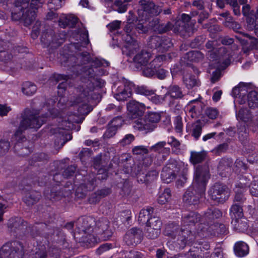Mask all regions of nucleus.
<instances>
[{
    "label": "nucleus",
    "mask_w": 258,
    "mask_h": 258,
    "mask_svg": "<svg viewBox=\"0 0 258 258\" xmlns=\"http://www.w3.org/2000/svg\"><path fill=\"white\" fill-rule=\"evenodd\" d=\"M48 115V113H46L40 116L39 113L34 112L29 109H25L22 113L19 128L14 135V138L17 142L14 149L19 156H26L30 153L29 149L26 147L19 149L21 147L20 143L26 140L23 133L29 128L36 130L39 128L46 121Z\"/></svg>",
    "instance_id": "1"
},
{
    "label": "nucleus",
    "mask_w": 258,
    "mask_h": 258,
    "mask_svg": "<svg viewBox=\"0 0 258 258\" xmlns=\"http://www.w3.org/2000/svg\"><path fill=\"white\" fill-rule=\"evenodd\" d=\"M16 0L11 10L12 20L20 21L25 26H30L35 20L36 10L41 6L40 0Z\"/></svg>",
    "instance_id": "2"
},
{
    "label": "nucleus",
    "mask_w": 258,
    "mask_h": 258,
    "mask_svg": "<svg viewBox=\"0 0 258 258\" xmlns=\"http://www.w3.org/2000/svg\"><path fill=\"white\" fill-rule=\"evenodd\" d=\"M79 89L80 94L75 102L79 105V113L82 115H87L92 110V107L88 103L91 100H98L100 96L98 92H94L93 83L92 82L88 84V86H82Z\"/></svg>",
    "instance_id": "3"
},
{
    "label": "nucleus",
    "mask_w": 258,
    "mask_h": 258,
    "mask_svg": "<svg viewBox=\"0 0 258 258\" xmlns=\"http://www.w3.org/2000/svg\"><path fill=\"white\" fill-rule=\"evenodd\" d=\"M165 235L176 239V242L179 248H183L186 244L194 240V236L189 230L179 229L177 225L173 223L168 224L164 231Z\"/></svg>",
    "instance_id": "4"
},
{
    "label": "nucleus",
    "mask_w": 258,
    "mask_h": 258,
    "mask_svg": "<svg viewBox=\"0 0 258 258\" xmlns=\"http://www.w3.org/2000/svg\"><path fill=\"white\" fill-rule=\"evenodd\" d=\"M247 86L244 83H240L238 86L233 88L232 93L236 97L241 98L239 100L240 104H244L246 100L247 101L248 106L251 108L258 107V99L257 92L255 91H250L247 96Z\"/></svg>",
    "instance_id": "5"
},
{
    "label": "nucleus",
    "mask_w": 258,
    "mask_h": 258,
    "mask_svg": "<svg viewBox=\"0 0 258 258\" xmlns=\"http://www.w3.org/2000/svg\"><path fill=\"white\" fill-rule=\"evenodd\" d=\"M24 253L23 244L18 240L8 241L0 248L1 258H23Z\"/></svg>",
    "instance_id": "6"
},
{
    "label": "nucleus",
    "mask_w": 258,
    "mask_h": 258,
    "mask_svg": "<svg viewBox=\"0 0 258 258\" xmlns=\"http://www.w3.org/2000/svg\"><path fill=\"white\" fill-rule=\"evenodd\" d=\"M161 12V8L151 0H141L139 2L138 14L141 20L147 21L150 18L157 16Z\"/></svg>",
    "instance_id": "7"
},
{
    "label": "nucleus",
    "mask_w": 258,
    "mask_h": 258,
    "mask_svg": "<svg viewBox=\"0 0 258 258\" xmlns=\"http://www.w3.org/2000/svg\"><path fill=\"white\" fill-rule=\"evenodd\" d=\"M210 178L209 169L207 165L196 167L192 185L200 189V193H205L206 185Z\"/></svg>",
    "instance_id": "8"
},
{
    "label": "nucleus",
    "mask_w": 258,
    "mask_h": 258,
    "mask_svg": "<svg viewBox=\"0 0 258 258\" xmlns=\"http://www.w3.org/2000/svg\"><path fill=\"white\" fill-rule=\"evenodd\" d=\"M222 215L221 212L217 209H208L201 218V223L198 224V231H208L210 226L214 223V220L220 218Z\"/></svg>",
    "instance_id": "9"
},
{
    "label": "nucleus",
    "mask_w": 258,
    "mask_h": 258,
    "mask_svg": "<svg viewBox=\"0 0 258 258\" xmlns=\"http://www.w3.org/2000/svg\"><path fill=\"white\" fill-rule=\"evenodd\" d=\"M183 167L182 163L175 160H170L164 166L161 174L162 180L167 183L171 182L176 177L181 168Z\"/></svg>",
    "instance_id": "10"
},
{
    "label": "nucleus",
    "mask_w": 258,
    "mask_h": 258,
    "mask_svg": "<svg viewBox=\"0 0 258 258\" xmlns=\"http://www.w3.org/2000/svg\"><path fill=\"white\" fill-rule=\"evenodd\" d=\"M209 195L211 200L217 203H223L229 198L228 187L221 183H216L210 189Z\"/></svg>",
    "instance_id": "11"
},
{
    "label": "nucleus",
    "mask_w": 258,
    "mask_h": 258,
    "mask_svg": "<svg viewBox=\"0 0 258 258\" xmlns=\"http://www.w3.org/2000/svg\"><path fill=\"white\" fill-rule=\"evenodd\" d=\"M96 179L93 173L84 177L83 182L77 187L76 190V196L78 199H83L89 191L93 190L95 186Z\"/></svg>",
    "instance_id": "12"
},
{
    "label": "nucleus",
    "mask_w": 258,
    "mask_h": 258,
    "mask_svg": "<svg viewBox=\"0 0 258 258\" xmlns=\"http://www.w3.org/2000/svg\"><path fill=\"white\" fill-rule=\"evenodd\" d=\"M125 34L123 39L126 42V48L132 53L137 52L139 49V44L135 39V28L134 24L128 23L124 27Z\"/></svg>",
    "instance_id": "13"
},
{
    "label": "nucleus",
    "mask_w": 258,
    "mask_h": 258,
    "mask_svg": "<svg viewBox=\"0 0 258 258\" xmlns=\"http://www.w3.org/2000/svg\"><path fill=\"white\" fill-rule=\"evenodd\" d=\"M242 13L246 18L248 29L253 31L255 35L258 37V9L255 13H252L250 11V6L245 5L242 7Z\"/></svg>",
    "instance_id": "14"
},
{
    "label": "nucleus",
    "mask_w": 258,
    "mask_h": 258,
    "mask_svg": "<svg viewBox=\"0 0 258 258\" xmlns=\"http://www.w3.org/2000/svg\"><path fill=\"white\" fill-rule=\"evenodd\" d=\"M94 230L103 240H108L112 235L110 222L106 218H102L96 222Z\"/></svg>",
    "instance_id": "15"
},
{
    "label": "nucleus",
    "mask_w": 258,
    "mask_h": 258,
    "mask_svg": "<svg viewBox=\"0 0 258 258\" xmlns=\"http://www.w3.org/2000/svg\"><path fill=\"white\" fill-rule=\"evenodd\" d=\"M142 238V231L139 228L134 227L126 232L123 241L127 245H136L141 242Z\"/></svg>",
    "instance_id": "16"
},
{
    "label": "nucleus",
    "mask_w": 258,
    "mask_h": 258,
    "mask_svg": "<svg viewBox=\"0 0 258 258\" xmlns=\"http://www.w3.org/2000/svg\"><path fill=\"white\" fill-rule=\"evenodd\" d=\"M168 55L162 54L157 56L144 69L143 74L146 77H152L155 75L157 69L161 65V61L166 60Z\"/></svg>",
    "instance_id": "17"
},
{
    "label": "nucleus",
    "mask_w": 258,
    "mask_h": 258,
    "mask_svg": "<svg viewBox=\"0 0 258 258\" xmlns=\"http://www.w3.org/2000/svg\"><path fill=\"white\" fill-rule=\"evenodd\" d=\"M54 36V32L51 29L47 30L46 32H43L41 37V42L47 47L56 48L62 43V39L58 40Z\"/></svg>",
    "instance_id": "18"
},
{
    "label": "nucleus",
    "mask_w": 258,
    "mask_h": 258,
    "mask_svg": "<svg viewBox=\"0 0 258 258\" xmlns=\"http://www.w3.org/2000/svg\"><path fill=\"white\" fill-rule=\"evenodd\" d=\"M200 191L199 189H197L192 185L184 194L183 198V201L190 205L197 204L200 199L202 198L205 194L200 193Z\"/></svg>",
    "instance_id": "19"
},
{
    "label": "nucleus",
    "mask_w": 258,
    "mask_h": 258,
    "mask_svg": "<svg viewBox=\"0 0 258 258\" xmlns=\"http://www.w3.org/2000/svg\"><path fill=\"white\" fill-rule=\"evenodd\" d=\"M127 108L133 117H137L143 115L145 111L146 107L143 103L135 100H132L130 101L127 103Z\"/></svg>",
    "instance_id": "20"
},
{
    "label": "nucleus",
    "mask_w": 258,
    "mask_h": 258,
    "mask_svg": "<svg viewBox=\"0 0 258 258\" xmlns=\"http://www.w3.org/2000/svg\"><path fill=\"white\" fill-rule=\"evenodd\" d=\"M134 127L140 131L148 133L153 131L156 127L145 117L139 118L135 121Z\"/></svg>",
    "instance_id": "21"
},
{
    "label": "nucleus",
    "mask_w": 258,
    "mask_h": 258,
    "mask_svg": "<svg viewBox=\"0 0 258 258\" xmlns=\"http://www.w3.org/2000/svg\"><path fill=\"white\" fill-rule=\"evenodd\" d=\"M140 46H139V49L137 52H134V54L137 53L134 57V61L135 62L140 64V66H145L147 64L149 60L151 57V54L150 52L146 50H141L140 51ZM133 54L131 53L128 50V55Z\"/></svg>",
    "instance_id": "22"
},
{
    "label": "nucleus",
    "mask_w": 258,
    "mask_h": 258,
    "mask_svg": "<svg viewBox=\"0 0 258 258\" xmlns=\"http://www.w3.org/2000/svg\"><path fill=\"white\" fill-rule=\"evenodd\" d=\"M110 193L111 190L109 188L98 189L90 195L88 202L91 204H95L98 203L101 199L109 195Z\"/></svg>",
    "instance_id": "23"
},
{
    "label": "nucleus",
    "mask_w": 258,
    "mask_h": 258,
    "mask_svg": "<svg viewBox=\"0 0 258 258\" xmlns=\"http://www.w3.org/2000/svg\"><path fill=\"white\" fill-rule=\"evenodd\" d=\"M123 120L120 117L113 118L110 123V126L107 129L104 136L107 138H111L115 135L117 130L120 127L122 124Z\"/></svg>",
    "instance_id": "24"
},
{
    "label": "nucleus",
    "mask_w": 258,
    "mask_h": 258,
    "mask_svg": "<svg viewBox=\"0 0 258 258\" xmlns=\"http://www.w3.org/2000/svg\"><path fill=\"white\" fill-rule=\"evenodd\" d=\"M233 162L230 159L223 158L219 162L218 167V172L221 176H226L231 171Z\"/></svg>",
    "instance_id": "25"
},
{
    "label": "nucleus",
    "mask_w": 258,
    "mask_h": 258,
    "mask_svg": "<svg viewBox=\"0 0 258 258\" xmlns=\"http://www.w3.org/2000/svg\"><path fill=\"white\" fill-rule=\"evenodd\" d=\"M169 95L173 99H181L184 96L181 87L176 84H171L168 88L165 96Z\"/></svg>",
    "instance_id": "26"
},
{
    "label": "nucleus",
    "mask_w": 258,
    "mask_h": 258,
    "mask_svg": "<svg viewBox=\"0 0 258 258\" xmlns=\"http://www.w3.org/2000/svg\"><path fill=\"white\" fill-rule=\"evenodd\" d=\"M26 224V222L21 218L16 217L9 220L8 226L12 232H17L18 230L23 229Z\"/></svg>",
    "instance_id": "27"
},
{
    "label": "nucleus",
    "mask_w": 258,
    "mask_h": 258,
    "mask_svg": "<svg viewBox=\"0 0 258 258\" xmlns=\"http://www.w3.org/2000/svg\"><path fill=\"white\" fill-rule=\"evenodd\" d=\"M94 222V220L92 217H84L79 218L76 224L79 229L86 232L91 227Z\"/></svg>",
    "instance_id": "28"
},
{
    "label": "nucleus",
    "mask_w": 258,
    "mask_h": 258,
    "mask_svg": "<svg viewBox=\"0 0 258 258\" xmlns=\"http://www.w3.org/2000/svg\"><path fill=\"white\" fill-rule=\"evenodd\" d=\"M41 197L39 192L33 190L27 192L23 198L24 202L28 206H32L37 203Z\"/></svg>",
    "instance_id": "29"
},
{
    "label": "nucleus",
    "mask_w": 258,
    "mask_h": 258,
    "mask_svg": "<svg viewBox=\"0 0 258 258\" xmlns=\"http://www.w3.org/2000/svg\"><path fill=\"white\" fill-rule=\"evenodd\" d=\"M201 217L198 213L191 212L182 218V223L184 225H194L198 222L201 223Z\"/></svg>",
    "instance_id": "30"
},
{
    "label": "nucleus",
    "mask_w": 258,
    "mask_h": 258,
    "mask_svg": "<svg viewBox=\"0 0 258 258\" xmlns=\"http://www.w3.org/2000/svg\"><path fill=\"white\" fill-rule=\"evenodd\" d=\"M159 175V171L152 170L148 172L145 175H140L138 177V181L141 183H148L156 179Z\"/></svg>",
    "instance_id": "31"
},
{
    "label": "nucleus",
    "mask_w": 258,
    "mask_h": 258,
    "mask_svg": "<svg viewBox=\"0 0 258 258\" xmlns=\"http://www.w3.org/2000/svg\"><path fill=\"white\" fill-rule=\"evenodd\" d=\"M166 142L165 141L159 142L154 146L150 147V150L165 155H169L170 152V149L166 147Z\"/></svg>",
    "instance_id": "32"
},
{
    "label": "nucleus",
    "mask_w": 258,
    "mask_h": 258,
    "mask_svg": "<svg viewBox=\"0 0 258 258\" xmlns=\"http://www.w3.org/2000/svg\"><path fill=\"white\" fill-rule=\"evenodd\" d=\"M234 250L236 255L242 257L248 253V246L245 242L240 241L235 244Z\"/></svg>",
    "instance_id": "33"
},
{
    "label": "nucleus",
    "mask_w": 258,
    "mask_h": 258,
    "mask_svg": "<svg viewBox=\"0 0 258 258\" xmlns=\"http://www.w3.org/2000/svg\"><path fill=\"white\" fill-rule=\"evenodd\" d=\"M238 119L247 123V125H249L252 121V115L250 112L247 109H240L236 114Z\"/></svg>",
    "instance_id": "34"
},
{
    "label": "nucleus",
    "mask_w": 258,
    "mask_h": 258,
    "mask_svg": "<svg viewBox=\"0 0 258 258\" xmlns=\"http://www.w3.org/2000/svg\"><path fill=\"white\" fill-rule=\"evenodd\" d=\"M207 153L205 151L190 152V161L195 165L203 162L206 158Z\"/></svg>",
    "instance_id": "35"
},
{
    "label": "nucleus",
    "mask_w": 258,
    "mask_h": 258,
    "mask_svg": "<svg viewBox=\"0 0 258 258\" xmlns=\"http://www.w3.org/2000/svg\"><path fill=\"white\" fill-rule=\"evenodd\" d=\"M131 95V88L124 86L123 89H120L117 93L114 94V97L118 101H124L129 98Z\"/></svg>",
    "instance_id": "36"
},
{
    "label": "nucleus",
    "mask_w": 258,
    "mask_h": 258,
    "mask_svg": "<svg viewBox=\"0 0 258 258\" xmlns=\"http://www.w3.org/2000/svg\"><path fill=\"white\" fill-rule=\"evenodd\" d=\"M183 82L185 86L188 89H191L199 85V82L196 76L194 75L189 74L185 75L183 77Z\"/></svg>",
    "instance_id": "37"
},
{
    "label": "nucleus",
    "mask_w": 258,
    "mask_h": 258,
    "mask_svg": "<svg viewBox=\"0 0 258 258\" xmlns=\"http://www.w3.org/2000/svg\"><path fill=\"white\" fill-rule=\"evenodd\" d=\"M232 224L238 232H243L246 230L248 227L247 224L245 219L237 218L232 219Z\"/></svg>",
    "instance_id": "38"
},
{
    "label": "nucleus",
    "mask_w": 258,
    "mask_h": 258,
    "mask_svg": "<svg viewBox=\"0 0 258 258\" xmlns=\"http://www.w3.org/2000/svg\"><path fill=\"white\" fill-rule=\"evenodd\" d=\"M152 213L153 208L151 207L141 210L139 215V221L142 224L146 223L147 224Z\"/></svg>",
    "instance_id": "39"
},
{
    "label": "nucleus",
    "mask_w": 258,
    "mask_h": 258,
    "mask_svg": "<svg viewBox=\"0 0 258 258\" xmlns=\"http://www.w3.org/2000/svg\"><path fill=\"white\" fill-rule=\"evenodd\" d=\"M36 90V86L30 82H26L22 85V91L24 94L27 96L33 95Z\"/></svg>",
    "instance_id": "40"
},
{
    "label": "nucleus",
    "mask_w": 258,
    "mask_h": 258,
    "mask_svg": "<svg viewBox=\"0 0 258 258\" xmlns=\"http://www.w3.org/2000/svg\"><path fill=\"white\" fill-rule=\"evenodd\" d=\"M189 112L191 113L190 116L192 118H196L198 115L200 114V107L201 106V104L198 102V100L195 99L191 100L189 102L188 104Z\"/></svg>",
    "instance_id": "41"
},
{
    "label": "nucleus",
    "mask_w": 258,
    "mask_h": 258,
    "mask_svg": "<svg viewBox=\"0 0 258 258\" xmlns=\"http://www.w3.org/2000/svg\"><path fill=\"white\" fill-rule=\"evenodd\" d=\"M230 215L233 219L241 218L243 217V210L238 204H233L230 208Z\"/></svg>",
    "instance_id": "42"
},
{
    "label": "nucleus",
    "mask_w": 258,
    "mask_h": 258,
    "mask_svg": "<svg viewBox=\"0 0 258 258\" xmlns=\"http://www.w3.org/2000/svg\"><path fill=\"white\" fill-rule=\"evenodd\" d=\"M124 167L126 168L125 171L128 174H131L133 176H137V178L140 175H144V173H141L142 166L139 164H134L133 166H128V165H125Z\"/></svg>",
    "instance_id": "43"
},
{
    "label": "nucleus",
    "mask_w": 258,
    "mask_h": 258,
    "mask_svg": "<svg viewBox=\"0 0 258 258\" xmlns=\"http://www.w3.org/2000/svg\"><path fill=\"white\" fill-rule=\"evenodd\" d=\"M203 128V123L200 120L196 121L192 125L191 136L196 140H198L200 137Z\"/></svg>",
    "instance_id": "44"
},
{
    "label": "nucleus",
    "mask_w": 258,
    "mask_h": 258,
    "mask_svg": "<svg viewBox=\"0 0 258 258\" xmlns=\"http://www.w3.org/2000/svg\"><path fill=\"white\" fill-rule=\"evenodd\" d=\"M160 44L159 51L162 52L168 50L173 46L171 39L166 36L161 37V41Z\"/></svg>",
    "instance_id": "45"
},
{
    "label": "nucleus",
    "mask_w": 258,
    "mask_h": 258,
    "mask_svg": "<svg viewBox=\"0 0 258 258\" xmlns=\"http://www.w3.org/2000/svg\"><path fill=\"white\" fill-rule=\"evenodd\" d=\"M57 138H60V141H57L55 140V144L56 145V144H57L58 145L59 144H60L61 146L62 147L67 142L71 140L72 139V136L67 131L62 130L59 133Z\"/></svg>",
    "instance_id": "46"
},
{
    "label": "nucleus",
    "mask_w": 258,
    "mask_h": 258,
    "mask_svg": "<svg viewBox=\"0 0 258 258\" xmlns=\"http://www.w3.org/2000/svg\"><path fill=\"white\" fill-rule=\"evenodd\" d=\"M135 92L141 95L145 96H151L154 94V91L149 89L147 87L144 86H134L133 85Z\"/></svg>",
    "instance_id": "47"
},
{
    "label": "nucleus",
    "mask_w": 258,
    "mask_h": 258,
    "mask_svg": "<svg viewBox=\"0 0 258 258\" xmlns=\"http://www.w3.org/2000/svg\"><path fill=\"white\" fill-rule=\"evenodd\" d=\"M171 196V190L169 188H166L163 193L159 195L157 202L161 205L165 204L170 199Z\"/></svg>",
    "instance_id": "48"
},
{
    "label": "nucleus",
    "mask_w": 258,
    "mask_h": 258,
    "mask_svg": "<svg viewBox=\"0 0 258 258\" xmlns=\"http://www.w3.org/2000/svg\"><path fill=\"white\" fill-rule=\"evenodd\" d=\"M46 246L44 244L40 245L36 248V251L31 258H47L48 255Z\"/></svg>",
    "instance_id": "49"
},
{
    "label": "nucleus",
    "mask_w": 258,
    "mask_h": 258,
    "mask_svg": "<svg viewBox=\"0 0 258 258\" xmlns=\"http://www.w3.org/2000/svg\"><path fill=\"white\" fill-rule=\"evenodd\" d=\"M96 70L95 71L93 68L92 67H91V68H88V69L87 70H86V74L88 76L89 78H93V80L90 81H89L87 83V85H83V86H88V84L90 82H92L93 83V85H94V92H96V87H95V83L96 82V83H99V85H101V80H98L97 79H96V80L95 79V74H96Z\"/></svg>",
    "instance_id": "50"
},
{
    "label": "nucleus",
    "mask_w": 258,
    "mask_h": 258,
    "mask_svg": "<svg viewBox=\"0 0 258 258\" xmlns=\"http://www.w3.org/2000/svg\"><path fill=\"white\" fill-rule=\"evenodd\" d=\"M162 222L158 217H150V220L146 224V227H150L153 228L161 230Z\"/></svg>",
    "instance_id": "51"
},
{
    "label": "nucleus",
    "mask_w": 258,
    "mask_h": 258,
    "mask_svg": "<svg viewBox=\"0 0 258 258\" xmlns=\"http://www.w3.org/2000/svg\"><path fill=\"white\" fill-rule=\"evenodd\" d=\"M237 133L238 138L242 143H244L247 140L248 133L245 125H240L238 128Z\"/></svg>",
    "instance_id": "52"
},
{
    "label": "nucleus",
    "mask_w": 258,
    "mask_h": 258,
    "mask_svg": "<svg viewBox=\"0 0 258 258\" xmlns=\"http://www.w3.org/2000/svg\"><path fill=\"white\" fill-rule=\"evenodd\" d=\"M69 77L67 76H63L60 74L54 75L53 77V79L56 82H58L61 80H63L64 81L59 83V84L57 86V88L58 89H66L67 87V83L66 81L68 79Z\"/></svg>",
    "instance_id": "53"
},
{
    "label": "nucleus",
    "mask_w": 258,
    "mask_h": 258,
    "mask_svg": "<svg viewBox=\"0 0 258 258\" xmlns=\"http://www.w3.org/2000/svg\"><path fill=\"white\" fill-rule=\"evenodd\" d=\"M161 36L157 35L152 36L148 41V45L152 48H157L159 50L160 44L161 41Z\"/></svg>",
    "instance_id": "54"
},
{
    "label": "nucleus",
    "mask_w": 258,
    "mask_h": 258,
    "mask_svg": "<svg viewBox=\"0 0 258 258\" xmlns=\"http://www.w3.org/2000/svg\"><path fill=\"white\" fill-rule=\"evenodd\" d=\"M145 117L152 124L155 125L156 127L157 123L160 121L161 118L160 114L156 112L149 113Z\"/></svg>",
    "instance_id": "55"
},
{
    "label": "nucleus",
    "mask_w": 258,
    "mask_h": 258,
    "mask_svg": "<svg viewBox=\"0 0 258 258\" xmlns=\"http://www.w3.org/2000/svg\"><path fill=\"white\" fill-rule=\"evenodd\" d=\"M172 25L171 23L168 22L166 24H158L156 28H154V31L159 33H165L172 29Z\"/></svg>",
    "instance_id": "56"
},
{
    "label": "nucleus",
    "mask_w": 258,
    "mask_h": 258,
    "mask_svg": "<svg viewBox=\"0 0 258 258\" xmlns=\"http://www.w3.org/2000/svg\"><path fill=\"white\" fill-rule=\"evenodd\" d=\"M160 233V230L156 228L147 227L146 230V235L149 238H156Z\"/></svg>",
    "instance_id": "57"
},
{
    "label": "nucleus",
    "mask_w": 258,
    "mask_h": 258,
    "mask_svg": "<svg viewBox=\"0 0 258 258\" xmlns=\"http://www.w3.org/2000/svg\"><path fill=\"white\" fill-rule=\"evenodd\" d=\"M187 55L189 58H190L191 60L199 61L204 58V54L199 51H192L187 53Z\"/></svg>",
    "instance_id": "58"
},
{
    "label": "nucleus",
    "mask_w": 258,
    "mask_h": 258,
    "mask_svg": "<svg viewBox=\"0 0 258 258\" xmlns=\"http://www.w3.org/2000/svg\"><path fill=\"white\" fill-rule=\"evenodd\" d=\"M46 228V225L44 223H36L32 227V234L37 236L40 234V230H44Z\"/></svg>",
    "instance_id": "59"
},
{
    "label": "nucleus",
    "mask_w": 258,
    "mask_h": 258,
    "mask_svg": "<svg viewBox=\"0 0 258 258\" xmlns=\"http://www.w3.org/2000/svg\"><path fill=\"white\" fill-rule=\"evenodd\" d=\"M210 251H206L203 254H198L196 251V248L194 247L190 249L189 251V254L192 258H207L210 255Z\"/></svg>",
    "instance_id": "60"
},
{
    "label": "nucleus",
    "mask_w": 258,
    "mask_h": 258,
    "mask_svg": "<svg viewBox=\"0 0 258 258\" xmlns=\"http://www.w3.org/2000/svg\"><path fill=\"white\" fill-rule=\"evenodd\" d=\"M132 152L135 155H143L148 154L149 150L144 146H138L133 148Z\"/></svg>",
    "instance_id": "61"
},
{
    "label": "nucleus",
    "mask_w": 258,
    "mask_h": 258,
    "mask_svg": "<svg viewBox=\"0 0 258 258\" xmlns=\"http://www.w3.org/2000/svg\"><path fill=\"white\" fill-rule=\"evenodd\" d=\"M10 143L5 140L0 141V156L5 155L9 150Z\"/></svg>",
    "instance_id": "62"
},
{
    "label": "nucleus",
    "mask_w": 258,
    "mask_h": 258,
    "mask_svg": "<svg viewBox=\"0 0 258 258\" xmlns=\"http://www.w3.org/2000/svg\"><path fill=\"white\" fill-rule=\"evenodd\" d=\"M249 191L251 195L258 197V178L255 179L251 183Z\"/></svg>",
    "instance_id": "63"
},
{
    "label": "nucleus",
    "mask_w": 258,
    "mask_h": 258,
    "mask_svg": "<svg viewBox=\"0 0 258 258\" xmlns=\"http://www.w3.org/2000/svg\"><path fill=\"white\" fill-rule=\"evenodd\" d=\"M143 256L139 251L131 250L125 253V258H143Z\"/></svg>",
    "instance_id": "64"
}]
</instances>
